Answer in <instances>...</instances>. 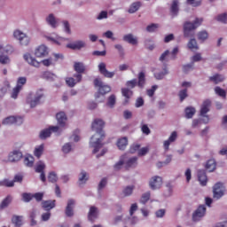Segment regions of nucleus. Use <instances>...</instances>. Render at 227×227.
<instances>
[{"mask_svg": "<svg viewBox=\"0 0 227 227\" xmlns=\"http://www.w3.org/2000/svg\"><path fill=\"white\" fill-rule=\"evenodd\" d=\"M185 113V118L191 119L194 114H196V108L192 106H187L184 110Z\"/></svg>", "mask_w": 227, "mask_h": 227, "instance_id": "nucleus-29", "label": "nucleus"}, {"mask_svg": "<svg viewBox=\"0 0 227 227\" xmlns=\"http://www.w3.org/2000/svg\"><path fill=\"white\" fill-rule=\"evenodd\" d=\"M209 81L210 82H213V84H219V82H223L224 81V76L223 74H215L209 77Z\"/></svg>", "mask_w": 227, "mask_h": 227, "instance_id": "nucleus-26", "label": "nucleus"}, {"mask_svg": "<svg viewBox=\"0 0 227 227\" xmlns=\"http://www.w3.org/2000/svg\"><path fill=\"white\" fill-rule=\"evenodd\" d=\"M149 187L152 191H157L162 187V177L159 176H153L149 181Z\"/></svg>", "mask_w": 227, "mask_h": 227, "instance_id": "nucleus-7", "label": "nucleus"}, {"mask_svg": "<svg viewBox=\"0 0 227 227\" xmlns=\"http://www.w3.org/2000/svg\"><path fill=\"white\" fill-rule=\"evenodd\" d=\"M98 71L101 75L106 77V79H113L114 77V72H110L106 67V63L101 62L98 65Z\"/></svg>", "mask_w": 227, "mask_h": 227, "instance_id": "nucleus-12", "label": "nucleus"}, {"mask_svg": "<svg viewBox=\"0 0 227 227\" xmlns=\"http://www.w3.org/2000/svg\"><path fill=\"white\" fill-rule=\"evenodd\" d=\"M215 93L219 97H223V98H226V90H223L221 87H215Z\"/></svg>", "mask_w": 227, "mask_h": 227, "instance_id": "nucleus-46", "label": "nucleus"}, {"mask_svg": "<svg viewBox=\"0 0 227 227\" xmlns=\"http://www.w3.org/2000/svg\"><path fill=\"white\" fill-rule=\"evenodd\" d=\"M12 195H8L5 199H4L0 204V210H4V208H6L10 203H12Z\"/></svg>", "mask_w": 227, "mask_h": 227, "instance_id": "nucleus-30", "label": "nucleus"}, {"mask_svg": "<svg viewBox=\"0 0 227 227\" xmlns=\"http://www.w3.org/2000/svg\"><path fill=\"white\" fill-rule=\"evenodd\" d=\"M158 28H159V24L152 23L151 25L147 26L146 31H148V33H153V31H155Z\"/></svg>", "mask_w": 227, "mask_h": 227, "instance_id": "nucleus-56", "label": "nucleus"}, {"mask_svg": "<svg viewBox=\"0 0 227 227\" xmlns=\"http://www.w3.org/2000/svg\"><path fill=\"white\" fill-rule=\"evenodd\" d=\"M23 58L25 61H27V63H28V65H30L31 67H35V68H38V67H40V62L36 60V59L33 58L31 54L26 53Z\"/></svg>", "mask_w": 227, "mask_h": 227, "instance_id": "nucleus-18", "label": "nucleus"}, {"mask_svg": "<svg viewBox=\"0 0 227 227\" xmlns=\"http://www.w3.org/2000/svg\"><path fill=\"white\" fill-rule=\"evenodd\" d=\"M188 49H190L191 51H198L200 48L198 47V42H196V39H191L188 42Z\"/></svg>", "mask_w": 227, "mask_h": 227, "instance_id": "nucleus-36", "label": "nucleus"}, {"mask_svg": "<svg viewBox=\"0 0 227 227\" xmlns=\"http://www.w3.org/2000/svg\"><path fill=\"white\" fill-rule=\"evenodd\" d=\"M216 20H217L218 22H222L223 24H226L227 13L224 12V13L219 14V15L216 17Z\"/></svg>", "mask_w": 227, "mask_h": 227, "instance_id": "nucleus-51", "label": "nucleus"}, {"mask_svg": "<svg viewBox=\"0 0 227 227\" xmlns=\"http://www.w3.org/2000/svg\"><path fill=\"white\" fill-rule=\"evenodd\" d=\"M56 118L59 126H50L48 129H43L39 134L40 139H47V137H51L52 132L59 135L63 132V129L67 127V114L59 112L56 114Z\"/></svg>", "mask_w": 227, "mask_h": 227, "instance_id": "nucleus-1", "label": "nucleus"}, {"mask_svg": "<svg viewBox=\"0 0 227 227\" xmlns=\"http://www.w3.org/2000/svg\"><path fill=\"white\" fill-rule=\"evenodd\" d=\"M176 137H178V134L176 131H173L168 137V140L165 141V143H175V141H176Z\"/></svg>", "mask_w": 227, "mask_h": 227, "instance_id": "nucleus-54", "label": "nucleus"}, {"mask_svg": "<svg viewBox=\"0 0 227 227\" xmlns=\"http://www.w3.org/2000/svg\"><path fill=\"white\" fill-rule=\"evenodd\" d=\"M198 178L200 185L205 187V185H207V183L208 182V178L207 177V173H205V170L198 171Z\"/></svg>", "mask_w": 227, "mask_h": 227, "instance_id": "nucleus-22", "label": "nucleus"}, {"mask_svg": "<svg viewBox=\"0 0 227 227\" xmlns=\"http://www.w3.org/2000/svg\"><path fill=\"white\" fill-rule=\"evenodd\" d=\"M121 94H122V97L125 98L124 106H127V104H129V100H130V98L134 95V92L129 88H122Z\"/></svg>", "mask_w": 227, "mask_h": 227, "instance_id": "nucleus-19", "label": "nucleus"}, {"mask_svg": "<svg viewBox=\"0 0 227 227\" xmlns=\"http://www.w3.org/2000/svg\"><path fill=\"white\" fill-rule=\"evenodd\" d=\"M127 168H136L137 166V157H132L126 162Z\"/></svg>", "mask_w": 227, "mask_h": 227, "instance_id": "nucleus-38", "label": "nucleus"}, {"mask_svg": "<svg viewBox=\"0 0 227 227\" xmlns=\"http://www.w3.org/2000/svg\"><path fill=\"white\" fill-rule=\"evenodd\" d=\"M168 68H164V72L161 73H156L154 75L156 77V79L160 80V79H164V75H168Z\"/></svg>", "mask_w": 227, "mask_h": 227, "instance_id": "nucleus-58", "label": "nucleus"}, {"mask_svg": "<svg viewBox=\"0 0 227 227\" xmlns=\"http://www.w3.org/2000/svg\"><path fill=\"white\" fill-rule=\"evenodd\" d=\"M66 82L67 86H69V88H74V86H75V83L80 82H77V78L75 80L73 77H67L66 78Z\"/></svg>", "mask_w": 227, "mask_h": 227, "instance_id": "nucleus-48", "label": "nucleus"}, {"mask_svg": "<svg viewBox=\"0 0 227 227\" xmlns=\"http://www.w3.org/2000/svg\"><path fill=\"white\" fill-rule=\"evenodd\" d=\"M215 160H208L206 164V169L209 171V173H212L215 169Z\"/></svg>", "mask_w": 227, "mask_h": 227, "instance_id": "nucleus-34", "label": "nucleus"}, {"mask_svg": "<svg viewBox=\"0 0 227 227\" xmlns=\"http://www.w3.org/2000/svg\"><path fill=\"white\" fill-rule=\"evenodd\" d=\"M139 8H141V2H135L130 5L128 12L129 13H136Z\"/></svg>", "mask_w": 227, "mask_h": 227, "instance_id": "nucleus-35", "label": "nucleus"}, {"mask_svg": "<svg viewBox=\"0 0 227 227\" xmlns=\"http://www.w3.org/2000/svg\"><path fill=\"white\" fill-rule=\"evenodd\" d=\"M74 205H75V200L71 199L67 201V206L66 207V215L67 217H72L74 215Z\"/></svg>", "mask_w": 227, "mask_h": 227, "instance_id": "nucleus-20", "label": "nucleus"}, {"mask_svg": "<svg viewBox=\"0 0 227 227\" xmlns=\"http://www.w3.org/2000/svg\"><path fill=\"white\" fill-rule=\"evenodd\" d=\"M106 185H107V178L104 177L103 179H101L98 186V190L102 191V189H104V187H106Z\"/></svg>", "mask_w": 227, "mask_h": 227, "instance_id": "nucleus-60", "label": "nucleus"}, {"mask_svg": "<svg viewBox=\"0 0 227 227\" xmlns=\"http://www.w3.org/2000/svg\"><path fill=\"white\" fill-rule=\"evenodd\" d=\"M126 86L128 88H130L131 90L134 89L135 87L137 86V79H133V80L128 81L126 82Z\"/></svg>", "mask_w": 227, "mask_h": 227, "instance_id": "nucleus-55", "label": "nucleus"}, {"mask_svg": "<svg viewBox=\"0 0 227 227\" xmlns=\"http://www.w3.org/2000/svg\"><path fill=\"white\" fill-rule=\"evenodd\" d=\"M12 223L14 224L15 227H20L22 226V216L20 215H13L12 218Z\"/></svg>", "mask_w": 227, "mask_h": 227, "instance_id": "nucleus-31", "label": "nucleus"}, {"mask_svg": "<svg viewBox=\"0 0 227 227\" xmlns=\"http://www.w3.org/2000/svg\"><path fill=\"white\" fill-rule=\"evenodd\" d=\"M36 58H45L49 55V48L45 45H40L35 51Z\"/></svg>", "mask_w": 227, "mask_h": 227, "instance_id": "nucleus-16", "label": "nucleus"}, {"mask_svg": "<svg viewBox=\"0 0 227 227\" xmlns=\"http://www.w3.org/2000/svg\"><path fill=\"white\" fill-rule=\"evenodd\" d=\"M88 182V174L85 171H82L79 176V184H86Z\"/></svg>", "mask_w": 227, "mask_h": 227, "instance_id": "nucleus-43", "label": "nucleus"}, {"mask_svg": "<svg viewBox=\"0 0 227 227\" xmlns=\"http://www.w3.org/2000/svg\"><path fill=\"white\" fill-rule=\"evenodd\" d=\"M42 207L44 210H52L56 207V200H43L42 202Z\"/></svg>", "mask_w": 227, "mask_h": 227, "instance_id": "nucleus-24", "label": "nucleus"}, {"mask_svg": "<svg viewBox=\"0 0 227 227\" xmlns=\"http://www.w3.org/2000/svg\"><path fill=\"white\" fill-rule=\"evenodd\" d=\"M3 185H4V187H13V185H15L14 181H10L8 179H5L3 181Z\"/></svg>", "mask_w": 227, "mask_h": 227, "instance_id": "nucleus-64", "label": "nucleus"}, {"mask_svg": "<svg viewBox=\"0 0 227 227\" xmlns=\"http://www.w3.org/2000/svg\"><path fill=\"white\" fill-rule=\"evenodd\" d=\"M43 153V144L36 147L34 151V155L37 157V159H40Z\"/></svg>", "mask_w": 227, "mask_h": 227, "instance_id": "nucleus-40", "label": "nucleus"}, {"mask_svg": "<svg viewBox=\"0 0 227 227\" xmlns=\"http://www.w3.org/2000/svg\"><path fill=\"white\" fill-rule=\"evenodd\" d=\"M203 22V19L197 18L194 22H189L186 21L184 24V35L185 38H189L191 31H194L197 27H200L201 26V23Z\"/></svg>", "mask_w": 227, "mask_h": 227, "instance_id": "nucleus-4", "label": "nucleus"}, {"mask_svg": "<svg viewBox=\"0 0 227 227\" xmlns=\"http://www.w3.org/2000/svg\"><path fill=\"white\" fill-rule=\"evenodd\" d=\"M146 79L145 78V73L140 72L138 74V82H137V86L139 88H143L145 86V82Z\"/></svg>", "mask_w": 227, "mask_h": 227, "instance_id": "nucleus-37", "label": "nucleus"}, {"mask_svg": "<svg viewBox=\"0 0 227 227\" xmlns=\"http://www.w3.org/2000/svg\"><path fill=\"white\" fill-rule=\"evenodd\" d=\"M26 82H27V78H26L25 76H20L17 80L16 87L19 88L20 90H22Z\"/></svg>", "mask_w": 227, "mask_h": 227, "instance_id": "nucleus-33", "label": "nucleus"}, {"mask_svg": "<svg viewBox=\"0 0 227 227\" xmlns=\"http://www.w3.org/2000/svg\"><path fill=\"white\" fill-rule=\"evenodd\" d=\"M23 162L27 168H33L35 165V157L32 155H27L25 156Z\"/></svg>", "mask_w": 227, "mask_h": 227, "instance_id": "nucleus-28", "label": "nucleus"}, {"mask_svg": "<svg viewBox=\"0 0 227 227\" xmlns=\"http://www.w3.org/2000/svg\"><path fill=\"white\" fill-rule=\"evenodd\" d=\"M179 10L180 8L178 7V0H173L170 6V13L172 17H176V15H178Z\"/></svg>", "mask_w": 227, "mask_h": 227, "instance_id": "nucleus-25", "label": "nucleus"}, {"mask_svg": "<svg viewBox=\"0 0 227 227\" xmlns=\"http://www.w3.org/2000/svg\"><path fill=\"white\" fill-rule=\"evenodd\" d=\"M84 47H86V43L83 41H76L67 44V48L72 49L73 51H81Z\"/></svg>", "mask_w": 227, "mask_h": 227, "instance_id": "nucleus-14", "label": "nucleus"}, {"mask_svg": "<svg viewBox=\"0 0 227 227\" xmlns=\"http://www.w3.org/2000/svg\"><path fill=\"white\" fill-rule=\"evenodd\" d=\"M62 152L63 153H70L72 152V145L70 144H65L62 146Z\"/></svg>", "mask_w": 227, "mask_h": 227, "instance_id": "nucleus-61", "label": "nucleus"}, {"mask_svg": "<svg viewBox=\"0 0 227 227\" xmlns=\"http://www.w3.org/2000/svg\"><path fill=\"white\" fill-rule=\"evenodd\" d=\"M106 122L102 119H95L92 121L91 129L92 130H96V134H94L90 138V143H102L104 138L106 137V132L104 131V127Z\"/></svg>", "mask_w": 227, "mask_h": 227, "instance_id": "nucleus-2", "label": "nucleus"}, {"mask_svg": "<svg viewBox=\"0 0 227 227\" xmlns=\"http://www.w3.org/2000/svg\"><path fill=\"white\" fill-rule=\"evenodd\" d=\"M54 59L52 58L46 59L42 60V63L44 67H51V65H54L56 61H59V59H63V54L60 53H55L53 54Z\"/></svg>", "mask_w": 227, "mask_h": 227, "instance_id": "nucleus-13", "label": "nucleus"}, {"mask_svg": "<svg viewBox=\"0 0 227 227\" xmlns=\"http://www.w3.org/2000/svg\"><path fill=\"white\" fill-rule=\"evenodd\" d=\"M45 169V164L42 161H39V163L35 166V173H43V170Z\"/></svg>", "mask_w": 227, "mask_h": 227, "instance_id": "nucleus-49", "label": "nucleus"}, {"mask_svg": "<svg viewBox=\"0 0 227 227\" xmlns=\"http://www.w3.org/2000/svg\"><path fill=\"white\" fill-rule=\"evenodd\" d=\"M22 159V152L14 150L10 153L8 160L9 162H19Z\"/></svg>", "mask_w": 227, "mask_h": 227, "instance_id": "nucleus-15", "label": "nucleus"}, {"mask_svg": "<svg viewBox=\"0 0 227 227\" xmlns=\"http://www.w3.org/2000/svg\"><path fill=\"white\" fill-rule=\"evenodd\" d=\"M210 106H212V102L208 99L205 100L202 103L201 108H200V116H205L208 111H210Z\"/></svg>", "mask_w": 227, "mask_h": 227, "instance_id": "nucleus-21", "label": "nucleus"}, {"mask_svg": "<svg viewBox=\"0 0 227 227\" xmlns=\"http://www.w3.org/2000/svg\"><path fill=\"white\" fill-rule=\"evenodd\" d=\"M176 54H178L177 47L174 48L171 53H169V50H167L160 57V61H169V59H175V58H176Z\"/></svg>", "mask_w": 227, "mask_h": 227, "instance_id": "nucleus-8", "label": "nucleus"}, {"mask_svg": "<svg viewBox=\"0 0 227 227\" xmlns=\"http://www.w3.org/2000/svg\"><path fill=\"white\" fill-rule=\"evenodd\" d=\"M122 40L127 43H130V45H137V37H135L132 34L125 35Z\"/></svg>", "mask_w": 227, "mask_h": 227, "instance_id": "nucleus-23", "label": "nucleus"}, {"mask_svg": "<svg viewBox=\"0 0 227 227\" xmlns=\"http://www.w3.org/2000/svg\"><path fill=\"white\" fill-rule=\"evenodd\" d=\"M23 121L24 119H22V117L10 116L4 119L2 123L3 125H13V123H15V125H22Z\"/></svg>", "mask_w": 227, "mask_h": 227, "instance_id": "nucleus-11", "label": "nucleus"}, {"mask_svg": "<svg viewBox=\"0 0 227 227\" xmlns=\"http://www.w3.org/2000/svg\"><path fill=\"white\" fill-rule=\"evenodd\" d=\"M71 139L72 141H74V143H79V141H81V131L79 129H75L71 136Z\"/></svg>", "mask_w": 227, "mask_h": 227, "instance_id": "nucleus-39", "label": "nucleus"}, {"mask_svg": "<svg viewBox=\"0 0 227 227\" xmlns=\"http://www.w3.org/2000/svg\"><path fill=\"white\" fill-rule=\"evenodd\" d=\"M208 38V32L206 30H202L198 33V40H200V42H205Z\"/></svg>", "mask_w": 227, "mask_h": 227, "instance_id": "nucleus-41", "label": "nucleus"}, {"mask_svg": "<svg viewBox=\"0 0 227 227\" xmlns=\"http://www.w3.org/2000/svg\"><path fill=\"white\" fill-rule=\"evenodd\" d=\"M48 180L49 182H51V184H56V182H58V176L54 172H50Z\"/></svg>", "mask_w": 227, "mask_h": 227, "instance_id": "nucleus-52", "label": "nucleus"}, {"mask_svg": "<svg viewBox=\"0 0 227 227\" xmlns=\"http://www.w3.org/2000/svg\"><path fill=\"white\" fill-rule=\"evenodd\" d=\"M33 198H35V201H42L43 200V192H36L32 194Z\"/></svg>", "mask_w": 227, "mask_h": 227, "instance_id": "nucleus-62", "label": "nucleus"}, {"mask_svg": "<svg viewBox=\"0 0 227 227\" xmlns=\"http://www.w3.org/2000/svg\"><path fill=\"white\" fill-rule=\"evenodd\" d=\"M46 22L47 24H49V26H51L53 28L58 27V20H56V18L54 17V14H50L46 18Z\"/></svg>", "mask_w": 227, "mask_h": 227, "instance_id": "nucleus-27", "label": "nucleus"}, {"mask_svg": "<svg viewBox=\"0 0 227 227\" xmlns=\"http://www.w3.org/2000/svg\"><path fill=\"white\" fill-rule=\"evenodd\" d=\"M114 104H116V96L111 95V96L108 98L107 106H108L109 107H114Z\"/></svg>", "mask_w": 227, "mask_h": 227, "instance_id": "nucleus-53", "label": "nucleus"}, {"mask_svg": "<svg viewBox=\"0 0 227 227\" xmlns=\"http://www.w3.org/2000/svg\"><path fill=\"white\" fill-rule=\"evenodd\" d=\"M14 37L19 40L20 45H29V37L20 30L14 31Z\"/></svg>", "mask_w": 227, "mask_h": 227, "instance_id": "nucleus-10", "label": "nucleus"}, {"mask_svg": "<svg viewBox=\"0 0 227 227\" xmlns=\"http://www.w3.org/2000/svg\"><path fill=\"white\" fill-rule=\"evenodd\" d=\"M214 198L220 200L224 196V184L223 183H216L213 188Z\"/></svg>", "mask_w": 227, "mask_h": 227, "instance_id": "nucleus-9", "label": "nucleus"}, {"mask_svg": "<svg viewBox=\"0 0 227 227\" xmlns=\"http://www.w3.org/2000/svg\"><path fill=\"white\" fill-rule=\"evenodd\" d=\"M74 70L77 73L74 74V77L77 79V82H81L82 81V74L86 72V66L82 62H74Z\"/></svg>", "mask_w": 227, "mask_h": 227, "instance_id": "nucleus-5", "label": "nucleus"}, {"mask_svg": "<svg viewBox=\"0 0 227 227\" xmlns=\"http://www.w3.org/2000/svg\"><path fill=\"white\" fill-rule=\"evenodd\" d=\"M205 214H207V207H205V205L199 206L192 214V221H194V223L201 221V218L205 217Z\"/></svg>", "mask_w": 227, "mask_h": 227, "instance_id": "nucleus-6", "label": "nucleus"}, {"mask_svg": "<svg viewBox=\"0 0 227 227\" xmlns=\"http://www.w3.org/2000/svg\"><path fill=\"white\" fill-rule=\"evenodd\" d=\"M22 200L25 201V203H29L31 200H33V194L31 193H23L22 194Z\"/></svg>", "mask_w": 227, "mask_h": 227, "instance_id": "nucleus-57", "label": "nucleus"}, {"mask_svg": "<svg viewBox=\"0 0 227 227\" xmlns=\"http://www.w3.org/2000/svg\"><path fill=\"white\" fill-rule=\"evenodd\" d=\"M178 97L180 98V102H183L189 97L187 94V89L181 90L178 93Z\"/></svg>", "mask_w": 227, "mask_h": 227, "instance_id": "nucleus-45", "label": "nucleus"}, {"mask_svg": "<svg viewBox=\"0 0 227 227\" xmlns=\"http://www.w3.org/2000/svg\"><path fill=\"white\" fill-rule=\"evenodd\" d=\"M141 148V145L139 144H133L130 145L129 147V153H136L137 152V153H139V149Z\"/></svg>", "mask_w": 227, "mask_h": 227, "instance_id": "nucleus-47", "label": "nucleus"}, {"mask_svg": "<svg viewBox=\"0 0 227 227\" xmlns=\"http://www.w3.org/2000/svg\"><path fill=\"white\" fill-rule=\"evenodd\" d=\"M134 189H136V187L134 185L127 186L124 188L122 192H123L124 196H131L132 192H134Z\"/></svg>", "mask_w": 227, "mask_h": 227, "instance_id": "nucleus-44", "label": "nucleus"}, {"mask_svg": "<svg viewBox=\"0 0 227 227\" xmlns=\"http://www.w3.org/2000/svg\"><path fill=\"white\" fill-rule=\"evenodd\" d=\"M94 86L98 89V92L95 94V98H100V97H103L105 98V95L106 93H109L111 91V86L104 84V82L100 80V78H96L94 80Z\"/></svg>", "mask_w": 227, "mask_h": 227, "instance_id": "nucleus-3", "label": "nucleus"}, {"mask_svg": "<svg viewBox=\"0 0 227 227\" xmlns=\"http://www.w3.org/2000/svg\"><path fill=\"white\" fill-rule=\"evenodd\" d=\"M42 98H43V93L36 94L35 99L30 102V106L36 107V106L40 104V100H42Z\"/></svg>", "mask_w": 227, "mask_h": 227, "instance_id": "nucleus-32", "label": "nucleus"}, {"mask_svg": "<svg viewBox=\"0 0 227 227\" xmlns=\"http://www.w3.org/2000/svg\"><path fill=\"white\" fill-rule=\"evenodd\" d=\"M114 34H113V31H111V30H107L106 32H105L103 34V36H105V38H108L113 41L116 40V38H114Z\"/></svg>", "mask_w": 227, "mask_h": 227, "instance_id": "nucleus-59", "label": "nucleus"}, {"mask_svg": "<svg viewBox=\"0 0 227 227\" xmlns=\"http://www.w3.org/2000/svg\"><path fill=\"white\" fill-rule=\"evenodd\" d=\"M98 218V208L91 206L88 213V219L90 223H95V220Z\"/></svg>", "mask_w": 227, "mask_h": 227, "instance_id": "nucleus-17", "label": "nucleus"}, {"mask_svg": "<svg viewBox=\"0 0 227 227\" xmlns=\"http://www.w3.org/2000/svg\"><path fill=\"white\" fill-rule=\"evenodd\" d=\"M20 91H22L21 89H19V87H15L12 89V91L11 93V98L17 99V98L19 97V94L20 93Z\"/></svg>", "mask_w": 227, "mask_h": 227, "instance_id": "nucleus-50", "label": "nucleus"}, {"mask_svg": "<svg viewBox=\"0 0 227 227\" xmlns=\"http://www.w3.org/2000/svg\"><path fill=\"white\" fill-rule=\"evenodd\" d=\"M141 130H142L143 134H145V136H149V134H151V132H152L150 130V128H148V125H146V124L142 125Z\"/></svg>", "mask_w": 227, "mask_h": 227, "instance_id": "nucleus-63", "label": "nucleus"}, {"mask_svg": "<svg viewBox=\"0 0 227 227\" xmlns=\"http://www.w3.org/2000/svg\"><path fill=\"white\" fill-rule=\"evenodd\" d=\"M150 196H151L150 192H147L142 194V197L140 199V203H142V205H146V203H148V201L150 200Z\"/></svg>", "mask_w": 227, "mask_h": 227, "instance_id": "nucleus-42", "label": "nucleus"}]
</instances>
